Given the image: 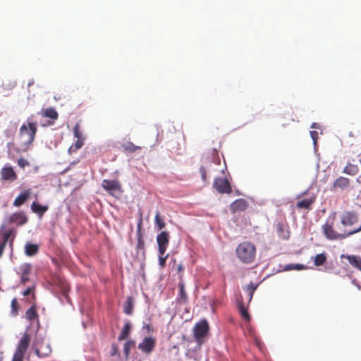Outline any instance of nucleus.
I'll return each instance as SVG.
<instances>
[{"label": "nucleus", "mask_w": 361, "mask_h": 361, "mask_svg": "<svg viewBox=\"0 0 361 361\" xmlns=\"http://www.w3.org/2000/svg\"><path fill=\"white\" fill-rule=\"evenodd\" d=\"M20 272V283L25 284L30 279L29 275L31 272V265L27 263L23 264L19 267Z\"/></svg>", "instance_id": "f8f14e48"}, {"label": "nucleus", "mask_w": 361, "mask_h": 361, "mask_svg": "<svg viewBox=\"0 0 361 361\" xmlns=\"http://www.w3.org/2000/svg\"><path fill=\"white\" fill-rule=\"evenodd\" d=\"M11 314L13 316H16L18 314L19 311V305L18 302V300L16 298H13L11 303Z\"/></svg>", "instance_id": "f704fd0d"}, {"label": "nucleus", "mask_w": 361, "mask_h": 361, "mask_svg": "<svg viewBox=\"0 0 361 361\" xmlns=\"http://www.w3.org/2000/svg\"><path fill=\"white\" fill-rule=\"evenodd\" d=\"M247 207V202L244 199H238L231 203L230 208L233 213L243 212Z\"/></svg>", "instance_id": "ddd939ff"}, {"label": "nucleus", "mask_w": 361, "mask_h": 361, "mask_svg": "<svg viewBox=\"0 0 361 361\" xmlns=\"http://www.w3.org/2000/svg\"><path fill=\"white\" fill-rule=\"evenodd\" d=\"M30 342V338L29 334L27 333H25L18 343L16 350L25 353L28 348Z\"/></svg>", "instance_id": "f3484780"}, {"label": "nucleus", "mask_w": 361, "mask_h": 361, "mask_svg": "<svg viewBox=\"0 0 361 361\" xmlns=\"http://www.w3.org/2000/svg\"><path fill=\"white\" fill-rule=\"evenodd\" d=\"M213 155H214V162L216 164H220V158H219L216 149L213 150Z\"/></svg>", "instance_id": "a18cd8bd"}, {"label": "nucleus", "mask_w": 361, "mask_h": 361, "mask_svg": "<svg viewBox=\"0 0 361 361\" xmlns=\"http://www.w3.org/2000/svg\"><path fill=\"white\" fill-rule=\"evenodd\" d=\"M28 221V218L23 212H17L11 214L7 218V222L9 224H16L18 226L25 224Z\"/></svg>", "instance_id": "1a4fd4ad"}, {"label": "nucleus", "mask_w": 361, "mask_h": 361, "mask_svg": "<svg viewBox=\"0 0 361 361\" xmlns=\"http://www.w3.org/2000/svg\"><path fill=\"white\" fill-rule=\"evenodd\" d=\"M6 244V243L0 240V258L3 256Z\"/></svg>", "instance_id": "49530a36"}, {"label": "nucleus", "mask_w": 361, "mask_h": 361, "mask_svg": "<svg viewBox=\"0 0 361 361\" xmlns=\"http://www.w3.org/2000/svg\"><path fill=\"white\" fill-rule=\"evenodd\" d=\"M39 252V246L36 244L27 243L25 246V252L27 256H33Z\"/></svg>", "instance_id": "b1692460"}, {"label": "nucleus", "mask_w": 361, "mask_h": 361, "mask_svg": "<svg viewBox=\"0 0 361 361\" xmlns=\"http://www.w3.org/2000/svg\"><path fill=\"white\" fill-rule=\"evenodd\" d=\"M359 157H360V158H359V161H360V164H361V154L359 155ZM356 181H357L358 183L361 184V174H360V175L358 176V178L356 179Z\"/></svg>", "instance_id": "3c124183"}, {"label": "nucleus", "mask_w": 361, "mask_h": 361, "mask_svg": "<svg viewBox=\"0 0 361 361\" xmlns=\"http://www.w3.org/2000/svg\"><path fill=\"white\" fill-rule=\"evenodd\" d=\"M111 356L120 355L118 347L116 344H112L110 351Z\"/></svg>", "instance_id": "a19ab883"}, {"label": "nucleus", "mask_w": 361, "mask_h": 361, "mask_svg": "<svg viewBox=\"0 0 361 361\" xmlns=\"http://www.w3.org/2000/svg\"><path fill=\"white\" fill-rule=\"evenodd\" d=\"M84 145V140H77V141L72 145L69 148V152L71 151H76L82 147V146Z\"/></svg>", "instance_id": "4c0bfd02"}, {"label": "nucleus", "mask_w": 361, "mask_h": 361, "mask_svg": "<svg viewBox=\"0 0 361 361\" xmlns=\"http://www.w3.org/2000/svg\"><path fill=\"white\" fill-rule=\"evenodd\" d=\"M18 165L23 169L25 168V166H27L30 165L28 161H27L24 158H20L18 159Z\"/></svg>", "instance_id": "79ce46f5"}, {"label": "nucleus", "mask_w": 361, "mask_h": 361, "mask_svg": "<svg viewBox=\"0 0 361 361\" xmlns=\"http://www.w3.org/2000/svg\"><path fill=\"white\" fill-rule=\"evenodd\" d=\"M31 190H25L22 192L14 200L13 205L19 207L23 205L30 197Z\"/></svg>", "instance_id": "2eb2a0df"}, {"label": "nucleus", "mask_w": 361, "mask_h": 361, "mask_svg": "<svg viewBox=\"0 0 361 361\" xmlns=\"http://www.w3.org/2000/svg\"><path fill=\"white\" fill-rule=\"evenodd\" d=\"M121 147L123 151L128 153H133L135 152L136 150L141 149V147L136 146L132 142L130 141L122 144Z\"/></svg>", "instance_id": "a878e982"}, {"label": "nucleus", "mask_w": 361, "mask_h": 361, "mask_svg": "<svg viewBox=\"0 0 361 361\" xmlns=\"http://www.w3.org/2000/svg\"><path fill=\"white\" fill-rule=\"evenodd\" d=\"M183 271V267L182 264H178V266L176 267L177 273L180 274Z\"/></svg>", "instance_id": "09e8293b"}, {"label": "nucleus", "mask_w": 361, "mask_h": 361, "mask_svg": "<svg viewBox=\"0 0 361 361\" xmlns=\"http://www.w3.org/2000/svg\"><path fill=\"white\" fill-rule=\"evenodd\" d=\"M137 250H142L143 253H145V242L142 238V234L140 233V229H138L137 232Z\"/></svg>", "instance_id": "72a5a7b5"}, {"label": "nucleus", "mask_w": 361, "mask_h": 361, "mask_svg": "<svg viewBox=\"0 0 361 361\" xmlns=\"http://www.w3.org/2000/svg\"><path fill=\"white\" fill-rule=\"evenodd\" d=\"M316 197L314 195L308 198H304L298 200L296 203V207L300 209H310L312 204L315 202Z\"/></svg>", "instance_id": "4468645a"}, {"label": "nucleus", "mask_w": 361, "mask_h": 361, "mask_svg": "<svg viewBox=\"0 0 361 361\" xmlns=\"http://www.w3.org/2000/svg\"><path fill=\"white\" fill-rule=\"evenodd\" d=\"M25 318L30 322H39V315L37 312V307L32 305L26 312Z\"/></svg>", "instance_id": "6ab92c4d"}, {"label": "nucleus", "mask_w": 361, "mask_h": 361, "mask_svg": "<svg viewBox=\"0 0 361 361\" xmlns=\"http://www.w3.org/2000/svg\"><path fill=\"white\" fill-rule=\"evenodd\" d=\"M209 330V326L206 319H202L197 323L193 329V336L195 341L201 345L204 342V338L207 336Z\"/></svg>", "instance_id": "7ed1b4c3"}, {"label": "nucleus", "mask_w": 361, "mask_h": 361, "mask_svg": "<svg viewBox=\"0 0 361 361\" xmlns=\"http://www.w3.org/2000/svg\"><path fill=\"white\" fill-rule=\"evenodd\" d=\"M200 173H201L202 180L205 182L207 180V174H206V169H205V168L203 167V166H201L200 169Z\"/></svg>", "instance_id": "c03bdc74"}, {"label": "nucleus", "mask_w": 361, "mask_h": 361, "mask_svg": "<svg viewBox=\"0 0 361 361\" xmlns=\"http://www.w3.org/2000/svg\"><path fill=\"white\" fill-rule=\"evenodd\" d=\"M156 339L152 336L146 337L138 344L137 348L145 354L149 355L154 349Z\"/></svg>", "instance_id": "9d476101"}, {"label": "nucleus", "mask_w": 361, "mask_h": 361, "mask_svg": "<svg viewBox=\"0 0 361 361\" xmlns=\"http://www.w3.org/2000/svg\"><path fill=\"white\" fill-rule=\"evenodd\" d=\"M24 355L25 353L16 350L13 357L12 361H23Z\"/></svg>", "instance_id": "ea45409f"}, {"label": "nucleus", "mask_w": 361, "mask_h": 361, "mask_svg": "<svg viewBox=\"0 0 361 361\" xmlns=\"http://www.w3.org/2000/svg\"><path fill=\"white\" fill-rule=\"evenodd\" d=\"M51 350L49 347H47V349H46V351L43 352V353H42L40 349H39V348H37L35 350L36 354L39 357H44L48 356L51 353Z\"/></svg>", "instance_id": "58836bf2"}, {"label": "nucleus", "mask_w": 361, "mask_h": 361, "mask_svg": "<svg viewBox=\"0 0 361 361\" xmlns=\"http://www.w3.org/2000/svg\"><path fill=\"white\" fill-rule=\"evenodd\" d=\"M274 227L280 239L287 240L290 238V231L286 219L276 221Z\"/></svg>", "instance_id": "423d86ee"}, {"label": "nucleus", "mask_w": 361, "mask_h": 361, "mask_svg": "<svg viewBox=\"0 0 361 361\" xmlns=\"http://www.w3.org/2000/svg\"><path fill=\"white\" fill-rule=\"evenodd\" d=\"M317 123H313L312 125L311 126V128H317Z\"/></svg>", "instance_id": "864d4df0"}, {"label": "nucleus", "mask_w": 361, "mask_h": 361, "mask_svg": "<svg viewBox=\"0 0 361 361\" xmlns=\"http://www.w3.org/2000/svg\"><path fill=\"white\" fill-rule=\"evenodd\" d=\"M37 123L30 122L27 125L23 124L20 128V139L21 147L23 149H27L34 142L37 133Z\"/></svg>", "instance_id": "f03ea898"}, {"label": "nucleus", "mask_w": 361, "mask_h": 361, "mask_svg": "<svg viewBox=\"0 0 361 361\" xmlns=\"http://www.w3.org/2000/svg\"><path fill=\"white\" fill-rule=\"evenodd\" d=\"M73 134L77 140H85V137L82 135L80 125L78 123L75 124L73 127Z\"/></svg>", "instance_id": "e433bc0d"}, {"label": "nucleus", "mask_w": 361, "mask_h": 361, "mask_svg": "<svg viewBox=\"0 0 361 361\" xmlns=\"http://www.w3.org/2000/svg\"><path fill=\"white\" fill-rule=\"evenodd\" d=\"M341 258H345L348 263L354 268L361 271V257L356 255H342Z\"/></svg>", "instance_id": "dca6fc26"}, {"label": "nucleus", "mask_w": 361, "mask_h": 361, "mask_svg": "<svg viewBox=\"0 0 361 361\" xmlns=\"http://www.w3.org/2000/svg\"><path fill=\"white\" fill-rule=\"evenodd\" d=\"M1 176L4 180L14 181L18 176L15 171L11 166H4L1 170Z\"/></svg>", "instance_id": "9b49d317"}, {"label": "nucleus", "mask_w": 361, "mask_h": 361, "mask_svg": "<svg viewBox=\"0 0 361 361\" xmlns=\"http://www.w3.org/2000/svg\"><path fill=\"white\" fill-rule=\"evenodd\" d=\"M238 307H239V311H240V313L241 314V317L247 320V321H249L250 319V316L247 310V309L245 307L243 303H240L239 305H238Z\"/></svg>", "instance_id": "c9c22d12"}, {"label": "nucleus", "mask_w": 361, "mask_h": 361, "mask_svg": "<svg viewBox=\"0 0 361 361\" xmlns=\"http://www.w3.org/2000/svg\"><path fill=\"white\" fill-rule=\"evenodd\" d=\"M310 135L314 140V143L315 144L317 142V138H318V133L317 131H310Z\"/></svg>", "instance_id": "de8ad7c7"}, {"label": "nucleus", "mask_w": 361, "mask_h": 361, "mask_svg": "<svg viewBox=\"0 0 361 361\" xmlns=\"http://www.w3.org/2000/svg\"><path fill=\"white\" fill-rule=\"evenodd\" d=\"M147 329H148V330L149 329V325L147 326Z\"/></svg>", "instance_id": "5fc2aeb1"}, {"label": "nucleus", "mask_w": 361, "mask_h": 361, "mask_svg": "<svg viewBox=\"0 0 361 361\" xmlns=\"http://www.w3.org/2000/svg\"><path fill=\"white\" fill-rule=\"evenodd\" d=\"M15 234L13 233V231L12 229H9L4 232L2 235V238L0 239L2 241L8 243L9 242V246L13 250V241H14Z\"/></svg>", "instance_id": "aec40b11"}, {"label": "nucleus", "mask_w": 361, "mask_h": 361, "mask_svg": "<svg viewBox=\"0 0 361 361\" xmlns=\"http://www.w3.org/2000/svg\"><path fill=\"white\" fill-rule=\"evenodd\" d=\"M294 268L298 270H300L303 268V266L301 264H295V265H294Z\"/></svg>", "instance_id": "603ef678"}, {"label": "nucleus", "mask_w": 361, "mask_h": 361, "mask_svg": "<svg viewBox=\"0 0 361 361\" xmlns=\"http://www.w3.org/2000/svg\"><path fill=\"white\" fill-rule=\"evenodd\" d=\"M326 261V256L324 253L318 254L314 257V264L319 267L323 265Z\"/></svg>", "instance_id": "7c9ffc66"}, {"label": "nucleus", "mask_w": 361, "mask_h": 361, "mask_svg": "<svg viewBox=\"0 0 361 361\" xmlns=\"http://www.w3.org/2000/svg\"><path fill=\"white\" fill-rule=\"evenodd\" d=\"M350 180L348 178L341 176L334 183V188L344 189L348 186Z\"/></svg>", "instance_id": "5701e85b"}, {"label": "nucleus", "mask_w": 361, "mask_h": 361, "mask_svg": "<svg viewBox=\"0 0 361 361\" xmlns=\"http://www.w3.org/2000/svg\"><path fill=\"white\" fill-rule=\"evenodd\" d=\"M258 286V284H255L254 283H250L249 285L247 286V292L248 295V302H250L252 298L253 293L255 290L257 289Z\"/></svg>", "instance_id": "473e14b6"}, {"label": "nucleus", "mask_w": 361, "mask_h": 361, "mask_svg": "<svg viewBox=\"0 0 361 361\" xmlns=\"http://www.w3.org/2000/svg\"><path fill=\"white\" fill-rule=\"evenodd\" d=\"M102 187L110 195L116 197L120 196L123 192L121 183L118 180L104 179L102 182Z\"/></svg>", "instance_id": "20e7f679"}, {"label": "nucleus", "mask_w": 361, "mask_h": 361, "mask_svg": "<svg viewBox=\"0 0 361 361\" xmlns=\"http://www.w3.org/2000/svg\"><path fill=\"white\" fill-rule=\"evenodd\" d=\"M179 293L178 300L179 302L185 303L188 302V295L185 290V286L183 282L180 281L178 283Z\"/></svg>", "instance_id": "4be33fe9"}, {"label": "nucleus", "mask_w": 361, "mask_h": 361, "mask_svg": "<svg viewBox=\"0 0 361 361\" xmlns=\"http://www.w3.org/2000/svg\"><path fill=\"white\" fill-rule=\"evenodd\" d=\"M130 325L128 322H127L125 324L123 328L121 330V332L120 333V334L118 336V340L123 341V340L126 339L130 334Z\"/></svg>", "instance_id": "c85d7f7f"}, {"label": "nucleus", "mask_w": 361, "mask_h": 361, "mask_svg": "<svg viewBox=\"0 0 361 361\" xmlns=\"http://www.w3.org/2000/svg\"><path fill=\"white\" fill-rule=\"evenodd\" d=\"M31 291H32V289L30 288H27L26 290H25L23 291V295L24 296H27L30 294Z\"/></svg>", "instance_id": "8fccbe9b"}, {"label": "nucleus", "mask_w": 361, "mask_h": 361, "mask_svg": "<svg viewBox=\"0 0 361 361\" xmlns=\"http://www.w3.org/2000/svg\"><path fill=\"white\" fill-rule=\"evenodd\" d=\"M135 347V341L133 340L127 341L123 345V353L126 358H128L130 350Z\"/></svg>", "instance_id": "cd10ccee"}, {"label": "nucleus", "mask_w": 361, "mask_h": 361, "mask_svg": "<svg viewBox=\"0 0 361 361\" xmlns=\"http://www.w3.org/2000/svg\"><path fill=\"white\" fill-rule=\"evenodd\" d=\"M48 206L41 205L35 202H33L31 204V210L39 216H42L44 213L48 210Z\"/></svg>", "instance_id": "412c9836"}, {"label": "nucleus", "mask_w": 361, "mask_h": 361, "mask_svg": "<svg viewBox=\"0 0 361 361\" xmlns=\"http://www.w3.org/2000/svg\"><path fill=\"white\" fill-rule=\"evenodd\" d=\"M256 252L255 245L249 241L240 243L235 250L238 258L245 264H251L255 261Z\"/></svg>", "instance_id": "f257e3e1"}, {"label": "nucleus", "mask_w": 361, "mask_h": 361, "mask_svg": "<svg viewBox=\"0 0 361 361\" xmlns=\"http://www.w3.org/2000/svg\"><path fill=\"white\" fill-rule=\"evenodd\" d=\"M359 221V216L355 212L346 211L341 216V223L343 226L351 227V229L357 228L356 225ZM359 226H357L358 228Z\"/></svg>", "instance_id": "39448f33"}, {"label": "nucleus", "mask_w": 361, "mask_h": 361, "mask_svg": "<svg viewBox=\"0 0 361 361\" xmlns=\"http://www.w3.org/2000/svg\"><path fill=\"white\" fill-rule=\"evenodd\" d=\"M359 171V169L357 165L349 163L344 168L343 172L350 176H355Z\"/></svg>", "instance_id": "bb28decb"}, {"label": "nucleus", "mask_w": 361, "mask_h": 361, "mask_svg": "<svg viewBox=\"0 0 361 361\" xmlns=\"http://www.w3.org/2000/svg\"><path fill=\"white\" fill-rule=\"evenodd\" d=\"M168 257V255H166V256H164V255H161L159 253V265L162 267H164L166 264V260Z\"/></svg>", "instance_id": "37998d69"}, {"label": "nucleus", "mask_w": 361, "mask_h": 361, "mask_svg": "<svg viewBox=\"0 0 361 361\" xmlns=\"http://www.w3.org/2000/svg\"><path fill=\"white\" fill-rule=\"evenodd\" d=\"M170 235L167 231H161L157 236V243L158 245V251L161 255H164L169 245Z\"/></svg>", "instance_id": "6e6552de"}, {"label": "nucleus", "mask_w": 361, "mask_h": 361, "mask_svg": "<svg viewBox=\"0 0 361 361\" xmlns=\"http://www.w3.org/2000/svg\"><path fill=\"white\" fill-rule=\"evenodd\" d=\"M214 188L221 194H230L232 188L226 178H216L214 181Z\"/></svg>", "instance_id": "0eeeda50"}, {"label": "nucleus", "mask_w": 361, "mask_h": 361, "mask_svg": "<svg viewBox=\"0 0 361 361\" xmlns=\"http://www.w3.org/2000/svg\"><path fill=\"white\" fill-rule=\"evenodd\" d=\"M133 311V299L132 296H128L124 303L123 312L128 314H132Z\"/></svg>", "instance_id": "393cba45"}, {"label": "nucleus", "mask_w": 361, "mask_h": 361, "mask_svg": "<svg viewBox=\"0 0 361 361\" xmlns=\"http://www.w3.org/2000/svg\"><path fill=\"white\" fill-rule=\"evenodd\" d=\"M154 222L159 230H161L166 226L164 219L161 216L159 211L156 212Z\"/></svg>", "instance_id": "c756f323"}, {"label": "nucleus", "mask_w": 361, "mask_h": 361, "mask_svg": "<svg viewBox=\"0 0 361 361\" xmlns=\"http://www.w3.org/2000/svg\"><path fill=\"white\" fill-rule=\"evenodd\" d=\"M348 136L353 138H359L361 137V126H354L352 130L348 133Z\"/></svg>", "instance_id": "2f4dec72"}, {"label": "nucleus", "mask_w": 361, "mask_h": 361, "mask_svg": "<svg viewBox=\"0 0 361 361\" xmlns=\"http://www.w3.org/2000/svg\"><path fill=\"white\" fill-rule=\"evenodd\" d=\"M41 114L43 117L49 118L52 120L51 122H49V124H53L56 120L58 119L59 114L56 110L52 107L47 108L43 109L41 112Z\"/></svg>", "instance_id": "a211bd4d"}]
</instances>
